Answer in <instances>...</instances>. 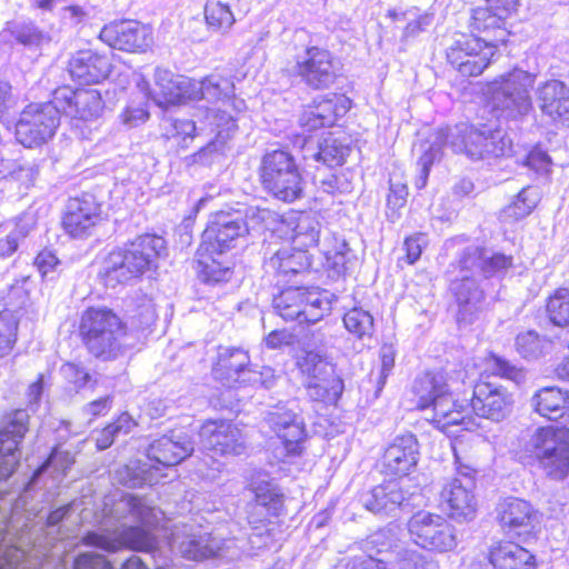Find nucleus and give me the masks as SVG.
I'll list each match as a JSON object with an SVG mask.
<instances>
[{"label":"nucleus","instance_id":"nucleus-1","mask_svg":"<svg viewBox=\"0 0 569 569\" xmlns=\"http://www.w3.org/2000/svg\"><path fill=\"white\" fill-rule=\"evenodd\" d=\"M163 519V512L131 495L114 493L103 501V508L96 515L97 531L83 537L88 546L114 552L122 548L151 552L156 569H170L167 549L159 545L153 528Z\"/></svg>","mask_w":569,"mask_h":569},{"label":"nucleus","instance_id":"nucleus-2","mask_svg":"<svg viewBox=\"0 0 569 569\" xmlns=\"http://www.w3.org/2000/svg\"><path fill=\"white\" fill-rule=\"evenodd\" d=\"M451 146L455 152L465 153L471 160H481L488 157H500L511 151V140L500 130H479L472 126L461 124L453 131L439 130L435 133L433 140L419 160L421 174L417 181L418 188H423L429 174V168L439 157L440 149L445 141Z\"/></svg>","mask_w":569,"mask_h":569},{"label":"nucleus","instance_id":"nucleus-3","mask_svg":"<svg viewBox=\"0 0 569 569\" xmlns=\"http://www.w3.org/2000/svg\"><path fill=\"white\" fill-rule=\"evenodd\" d=\"M413 393L417 408L439 430L449 433L451 427L463 426L470 430L475 426L468 417L470 402L456 399L447 373L438 371L420 376L415 381Z\"/></svg>","mask_w":569,"mask_h":569},{"label":"nucleus","instance_id":"nucleus-4","mask_svg":"<svg viewBox=\"0 0 569 569\" xmlns=\"http://www.w3.org/2000/svg\"><path fill=\"white\" fill-rule=\"evenodd\" d=\"M512 267V257L502 253L488 256L478 247L468 248L460 261L461 278L451 283V290L459 306L458 321L471 323L481 310L482 291L473 276L480 273L486 278L502 274Z\"/></svg>","mask_w":569,"mask_h":569},{"label":"nucleus","instance_id":"nucleus-5","mask_svg":"<svg viewBox=\"0 0 569 569\" xmlns=\"http://www.w3.org/2000/svg\"><path fill=\"white\" fill-rule=\"evenodd\" d=\"M161 237L143 234L124 248L110 252L103 261L100 274L108 286L124 283L149 270L164 252Z\"/></svg>","mask_w":569,"mask_h":569},{"label":"nucleus","instance_id":"nucleus-6","mask_svg":"<svg viewBox=\"0 0 569 569\" xmlns=\"http://www.w3.org/2000/svg\"><path fill=\"white\" fill-rule=\"evenodd\" d=\"M520 459L537 465L549 478L562 480L569 475V437L552 427H539L523 442Z\"/></svg>","mask_w":569,"mask_h":569},{"label":"nucleus","instance_id":"nucleus-7","mask_svg":"<svg viewBox=\"0 0 569 569\" xmlns=\"http://www.w3.org/2000/svg\"><path fill=\"white\" fill-rule=\"evenodd\" d=\"M535 81L533 73L515 68L488 83L487 93L499 117L518 119L528 114L532 108L530 91Z\"/></svg>","mask_w":569,"mask_h":569},{"label":"nucleus","instance_id":"nucleus-8","mask_svg":"<svg viewBox=\"0 0 569 569\" xmlns=\"http://www.w3.org/2000/svg\"><path fill=\"white\" fill-rule=\"evenodd\" d=\"M80 333L91 353L111 358L121 348L124 326L111 310L90 308L81 317Z\"/></svg>","mask_w":569,"mask_h":569},{"label":"nucleus","instance_id":"nucleus-9","mask_svg":"<svg viewBox=\"0 0 569 569\" xmlns=\"http://www.w3.org/2000/svg\"><path fill=\"white\" fill-rule=\"evenodd\" d=\"M333 295L319 288H287L273 300L274 309L287 321L316 323L329 315Z\"/></svg>","mask_w":569,"mask_h":569},{"label":"nucleus","instance_id":"nucleus-10","mask_svg":"<svg viewBox=\"0 0 569 569\" xmlns=\"http://www.w3.org/2000/svg\"><path fill=\"white\" fill-rule=\"evenodd\" d=\"M410 540L423 550L447 553L459 543L456 527L442 515L420 510L407 522Z\"/></svg>","mask_w":569,"mask_h":569},{"label":"nucleus","instance_id":"nucleus-11","mask_svg":"<svg viewBox=\"0 0 569 569\" xmlns=\"http://www.w3.org/2000/svg\"><path fill=\"white\" fill-rule=\"evenodd\" d=\"M261 180L269 192L286 202L295 201L302 191L298 168L292 157L282 150L272 151L263 157Z\"/></svg>","mask_w":569,"mask_h":569},{"label":"nucleus","instance_id":"nucleus-12","mask_svg":"<svg viewBox=\"0 0 569 569\" xmlns=\"http://www.w3.org/2000/svg\"><path fill=\"white\" fill-rule=\"evenodd\" d=\"M59 126V111L52 103H31L20 114L16 138L22 146L34 148L50 140Z\"/></svg>","mask_w":569,"mask_h":569},{"label":"nucleus","instance_id":"nucleus-13","mask_svg":"<svg viewBox=\"0 0 569 569\" xmlns=\"http://www.w3.org/2000/svg\"><path fill=\"white\" fill-rule=\"evenodd\" d=\"M154 103L161 108L183 104L196 100L197 80L184 76L174 74L169 70L158 68L154 72V87L149 88L147 81L138 84Z\"/></svg>","mask_w":569,"mask_h":569},{"label":"nucleus","instance_id":"nucleus-14","mask_svg":"<svg viewBox=\"0 0 569 569\" xmlns=\"http://www.w3.org/2000/svg\"><path fill=\"white\" fill-rule=\"evenodd\" d=\"M495 54L493 44H485L478 37L462 36L447 51L448 61L461 76L476 77L489 66Z\"/></svg>","mask_w":569,"mask_h":569},{"label":"nucleus","instance_id":"nucleus-15","mask_svg":"<svg viewBox=\"0 0 569 569\" xmlns=\"http://www.w3.org/2000/svg\"><path fill=\"white\" fill-rule=\"evenodd\" d=\"M250 231L249 224L239 212L214 213L202 233L200 246L224 253L236 246L238 239Z\"/></svg>","mask_w":569,"mask_h":569},{"label":"nucleus","instance_id":"nucleus-16","mask_svg":"<svg viewBox=\"0 0 569 569\" xmlns=\"http://www.w3.org/2000/svg\"><path fill=\"white\" fill-rule=\"evenodd\" d=\"M99 37L109 47L127 52H144L153 43L152 29L136 20L111 22Z\"/></svg>","mask_w":569,"mask_h":569},{"label":"nucleus","instance_id":"nucleus-17","mask_svg":"<svg viewBox=\"0 0 569 569\" xmlns=\"http://www.w3.org/2000/svg\"><path fill=\"white\" fill-rule=\"evenodd\" d=\"M204 450L221 456H240L247 451V440L242 430L226 420H209L199 432Z\"/></svg>","mask_w":569,"mask_h":569},{"label":"nucleus","instance_id":"nucleus-18","mask_svg":"<svg viewBox=\"0 0 569 569\" xmlns=\"http://www.w3.org/2000/svg\"><path fill=\"white\" fill-rule=\"evenodd\" d=\"M173 136L182 139L193 138L196 134L213 136L212 144H223L236 131L237 124L233 114L222 111H203L199 116L198 124L193 120H174L172 122Z\"/></svg>","mask_w":569,"mask_h":569},{"label":"nucleus","instance_id":"nucleus-19","mask_svg":"<svg viewBox=\"0 0 569 569\" xmlns=\"http://www.w3.org/2000/svg\"><path fill=\"white\" fill-rule=\"evenodd\" d=\"M475 489L476 479L471 472L458 473L443 485L440 497L451 517L466 521L475 518L478 507Z\"/></svg>","mask_w":569,"mask_h":569},{"label":"nucleus","instance_id":"nucleus-20","mask_svg":"<svg viewBox=\"0 0 569 569\" xmlns=\"http://www.w3.org/2000/svg\"><path fill=\"white\" fill-rule=\"evenodd\" d=\"M295 72L315 89L329 87L336 78L332 54L320 47H308L296 58Z\"/></svg>","mask_w":569,"mask_h":569},{"label":"nucleus","instance_id":"nucleus-21","mask_svg":"<svg viewBox=\"0 0 569 569\" xmlns=\"http://www.w3.org/2000/svg\"><path fill=\"white\" fill-rule=\"evenodd\" d=\"M515 399L505 387L489 382H480L475 386L470 408L478 417L495 422L502 421L512 411Z\"/></svg>","mask_w":569,"mask_h":569},{"label":"nucleus","instance_id":"nucleus-22","mask_svg":"<svg viewBox=\"0 0 569 569\" xmlns=\"http://www.w3.org/2000/svg\"><path fill=\"white\" fill-rule=\"evenodd\" d=\"M29 423L26 410L18 409L7 418L6 426L0 430V478H9L18 465V446L23 439Z\"/></svg>","mask_w":569,"mask_h":569},{"label":"nucleus","instance_id":"nucleus-23","mask_svg":"<svg viewBox=\"0 0 569 569\" xmlns=\"http://www.w3.org/2000/svg\"><path fill=\"white\" fill-rule=\"evenodd\" d=\"M100 206L92 197L70 199L63 217V228L72 238H87L101 221Z\"/></svg>","mask_w":569,"mask_h":569},{"label":"nucleus","instance_id":"nucleus-24","mask_svg":"<svg viewBox=\"0 0 569 569\" xmlns=\"http://www.w3.org/2000/svg\"><path fill=\"white\" fill-rule=\"evenodd\" d=\"M419 446L413 435H403L393 439L387 447L382 467L387 476H409L418 463Z\"/></svg>","mask_w":569,"mask_h":569},{"label":"nucleus","instance_id":"nucleus-25","mask_svg":"<svg viewBox=\"0 0 569 569\" xmlns=\"http://www.w3.org/2000/svg\"><path fill=\"white\" fill-rule=\"evenodd\" d=\"M350 100L345 96L332 94L328 98L315 100L300 117V126L306 131H313L323 127H331L339 117L350 109Z\"/></svg>","mask_w":569,"mask_h":569},{"label":"nucleus","instance_id":"nucleus-26","mask_svg":"<svg viewBox=\"0 0 569 569\" xmlns=\"http://www.w3.org/2000/svg\"><path fill=\"white\" fill-rule=\"evenodd\" d=\"M66 101L63 110L73 121L93 123L98 121L104 111V102L97 89L83 88L74 91L59 93Z\"/></svg>","mask_w":569,"mask_h":569},{"label":"nucleus","instance_id":"nucleus-27","mask_svg":"<svg viewBox=\"0 0 569 569\" xmlns=\"http://www.w3.org/2000/svg\"><path fill=\"white\" fill-rule=\"evenodd\" d=\"M320 228L321 224L317 216L301 212L279 220L274 231L281 237L288 238L293 247L308 252L309 248L319 242Z\"/></svg>","mask_w":569,"mask_h":569},{"label":"nucleus","instance_id":"nucleus-28","mask_svg":"<svg viewBox=\"0 0 569 569\" xmlns=\"http://www.w3.org/2000/svg\"><path fill=\"white\" fill-rule=\"evenodd\" d=\"M537 103L550 121L569 127V87L559 80H548L537 88Z\"/></svg>","mask_w":569,"mask_h":569},{"label":"nucleus","instance_id":"nucleus-29","mask_svg":"<svg viewBox=\"0 0 569 569\" xmlns=\"http://www.w3.org/2000/svg\"><path fill=\"white\" fill-rule=\"evenodd\" d=\"M267 420L270 428L281 439L288 455H299L301 443L306 438L303 420L286 407L270 411Z\"/></svg>","mask_w":569,"mask_h":569},{"label":"nucleus","instance_id":"nucleus-30","mask_svg":"<svg viewBox=\"0 0 569 569\" xmlns=\"http://www.w3.org/2000/svg\"><path fill=\"white\" fill-rule=\"evenodd\" d=\"M200 88L197 89L196 100L206 99L208 101H220L221 107L216 109H208L207 111H226L231 114L228 109L232 108L237 112L244 108V101L234 97L233 82L220 74H211L201 81H197Z\"/></svg>","mask_w":569,"mask_h":569},{"label":"nucleus","instance_id":"nucleus-31","mask_svg":"<svg viewBox=\"0 0 569 569\" xmlns=\"http://www.w3.org/2000/svg\"><path fill=\"white\" fill-rule=\"evenodd\" d=\"M169 549L177 548L182 557L202 560L218 556L220 548L211 536H196L188 526L176 527L168 541Z\"/></svg>","mask_w":569,"mask_h":569},{"label":"nucleus","instance_id":"nucleus-32","mask_svg":"<svg viewBox=\"0 0 569 569\" xmlns=\"http://www.w3.org/2000/svg\"><path fill=\"white\" fill-rule=\"evenodd\" d=\"M193 451L192 442L183 432H171L150 443L147 456L149 460L161 466H176Z\"/></svg>","mask_w":569,"mask_h":569},{"label":"nucleus","instance_id":"nucleus-33","mask_svg":"<svg viewBox=\"0 0 569 569\" xmlns=\"http://www.w3.org/2000/svg\"><path fill=\"white\" fill-rule=\"evenodd\" d=\"M537 512L526 500L509 497L499 502L497 507V520L503 530L520 532L533 527Z\"/></svg>","mask_w":569,"mask_h":569},{"label":"nucleus","instance_id":"nucleus-34","mask_svg":"<svg viewBox=\"0 0 569 569\" xmlns=\"http://www.w3.org/2000/svg\"><path fill=\"white\" fill-rule=\"evenodd\" d=\"M69 72L81 82L98 83L109 76L110 62L107 57L92 50H80L71 57Z\"/></svg>","mask_w":569,"mask_h":569},{"label":"nucleus","instance_id":"nucleus-35","mask_svg":"<svg viewBox=\"0 0 569 569\" xmlns=\"http://www.w3.org/2000/svg\"><path fill=\"white\" fill-rule=\"evenodd\" d=\"M311 266L308 252L293 246H287L276 251L266 262L268 273L286 280L288 277L302 273Z\"/></svg>","mask_w":569,"mask_h":569},{"label":"nucleus","instance_id":"nucleus-36","mask_svg":"<svg viewBox=\"0 0 569 569\" xmlns=\"http://www.w3.org/2000/svg\"><path fill=\"white\" fill-rule=\"evenodd\" d=\"M250 363L247 351L240 348L220 347L213 367L214 377L227 386L237 383Z\"/></svg>","mask_w":569,"mask_h":569},{"label":"nucleus","instance_id":"nucleus-37","mask_svg":"<svg viewBox=\"0 0 569 569\" xmlns=\"http://www.w3.org/2000/svg\"><path fill=\"white\" fill-rule=\"evenodd\" d=\"M535 412L549 420H557L569 413V393L558 387H545L531 397Z\"/></svg>","mask_w":569,"mask_h":569},{"label":"nucleus","instance_id":"nucleus-38","mask_svg":"<svg viewBox=\"0 0 569 569\" xmlns=\"http://www.w3.org/2000/svg\"><path fill=\"white\" fill-rule=\"evenodd\" d=\"M196 257L197 271L202 281L219 283L231 278L232 270L226 260L224 253L206 246H199Z\"/></svg>","mask_w":569,"mask_h":569},{"label":"nucleus","instance_id":"nucleus-39","mask_svg":"<svg viewBox=\"0 0 569 569\" xmlns=\"http://www.w3.org/2000/svg\"><path fill=\"white\" fill-rule=\"evenodd\" d=\"M407 499L397 482H386L362 496L365 508L373 513L388 515Z\"/></svg>","mask_w":569,"mask_h":569},{"label":"nucleus","instance_id":"nucleus-40","mask_svg":"<svg viewBox=\"0 0 569 569\" xmlns=\"http://www.w3.org/2000/svg\"><path fill=\"white\" fill-rule=\"evenodd\" d=\"M388 16L395 24V30L401 32V42H408L410 39L416 38L432 22V16L430 13L416 7L405 11H390Z\"/></svg>","mask_w":569,"mask_h":569},{"label":"nucleus","instance_id":"nucleus-41","mask_svg":"<svg viewBox=\"0 0 569 569\" xmlns=\"http://www.w3.org/2000/svg\"><path fill=\"white\" fill-rule=\"evenodd\" d=\"M321 251L326 259L325 267L331 272V277H340L347 272L352 262V254L343 239L336 234L326 237L321 244Z\"/></svg>","mask_w":569,"mask_h":569},{"label":"nucleus","instance_id":"nucleus-42","mask_svg":"<svg viewBox=\"0 0 569 569\" xmlns=\"http://www.w3.org/2000/svg\"><path fill=\"white\" fill-rule=\"evenodd\" d=\"M506 16H500L496 10L491 9L488 4L486 8H477L472 14V26L473 29L480 32H489L493 31L495 34L492 38H481L485 44L492 43L493 50L498 47L499 43H506L507 37L509 32L503 27Z\"/></svg>","mask_w":569,"mask_h":569},{"label":"nucleus","instance_id":"nucleus-43","mask_svg":"<svg viewBox=\"0 0 569 569\" xmlns=\"http://www.w3.org/2000/svg\"><path fill=\"white\" fill-rule=\"evenodd\" d=\"M307 393L313 401L335 403L343 390L342 380L336 375L335 369L323 373L319 378L305 382Z\"/></svg>","mask_w":569,"mask_h":569},{"label":"nucleus","instance_id":"nucleus-44","mask_svg":"<svg viewBox=\"0 0 569 569\" xmlns=\"http://www.w3.org/2000/svg\"><path fill=\"white\" fill-rule=\"evenodd\" d=\"M204 21L212 32L227 34L236 23L230 6L221 0H208L203 8Z\"/></svg>","mask_w":569,"mask_h":569},{"label":"nucleus","instance_id":"nucleus-45","mask_svg":"<svg viewBox=\"0 0 569 569\" xmlns=\"http://www.w3.org/2000/svg\"><path fill=\"white\" fill-rule=\"evenodd\" d=\"M296 366L303 377V381H310L319 378L333 366L327 360V357L319 351L301 350L296 357Z\"/></svg>","mask_w":569,"mask_h":569},{"label":"nucleus","instance_id":"nucleus-46","mask_svg":"<svg viewBox=\"0 0 569 569\" xmlns=\"http://www.w3.org/2000/svg\"><path fill=\"white\" fill-rule=\"evenodd\" d=\"M11 33L20 44L29 49H42L52 40L49 32L41 30L33 23L16 26Z\"/></svg>","mask_w":569,"mask_h":569},{"label":"nucleus","instance_id":"nucleus-47","mask_svg":"<svg viewBox=\"0 0 569 569\" xmlns=\"http://www.w3.org/2000/svg\"><path fill=\"white\" fill-rule=\"evenodd\" d=\"M349 147L336 138L329 137L320 144L316 154L318 161H322L328 167L341 166L349 154Z\"/></svg>","mask_w":569,"mask_h":569},{"label":"nucleus","instance_id":"nucleus-48","mask_svg":"<svg viewBox=\"0 0 569 569\" xmlns=\"http://www.w3.org/2000/svg\"><path fill=\"white\" fill-rule=\"evenodd\" d=\"M346 329L358 338L370 336L373 331V318L362 308H352L343 317Z\"/></svg>","mask_w":569,"mask_h":569},{"label":"nucleus","instance_id":"nucleus-49","mask_svg":"<svg viewBox=\"0 0 569 569\" xmlns=\"http://www.w3.org/2000/svg\"><path fill=\"white\" fill-rule=\"evenodd\" d=\"M547 312L550 321L559 327L569 326V290L559 289L549 298Z\"/></svg>","mask_w":569,"mask_h":569},{"label":"nucleus","instance_id":"nucleus-50","mask_svg":"<svg viewBox=\"0 0 569 569\" xmlns=\"http://www.w3.org/2000/svg\"><path fill=\"white\" fill-rule=\"evenodd\" d=\"M18 321L9 312L0 313V359L10 355L17 340Z\"/></svg>","mask_w":569,"mask_h":569},{"label":"nucleus","instance_id":"nucleus-51","mask_svg":"<svg viewBox=\"0 0 569 569\" xmlns=\"http://www.w3.org/2000/svg\"><path fill=\"white\" fill-rule=\"evenodd\" d=\"M537 193L530 188L522 189L511 204L505 209V214L516 220L527 217L537 204Z\"/></svg>","mask_w":569,"mask_h":569},{"label":"nucleus","instance_id":"nucleus-52","mask_svg":"<svg viewBox=\"0 0 569 569\" xmlns=\"http://www.w3.org/2000/svg\"><path fill=\"white\" fill-rule=\"evenodd\" d=\"M30 229L27 224L19 222L16 228L6 237L0 239V260L11 257L18 249L19 243L28 236Z\"/></svg>","mask_w":569,"mask_h":569},{"label":"nucleus","instance_id":"nucleus-53","mask_svg":"<svg viewBox=\"0 0 569 569\" xmlns=\"http://www.w3.org/2000/svg\"><path fill=\"white\" fill-rule=\"evenodd\" d=\"M244 221L249 224L250 230L259 228H271V224L279 222L277 216L269 209L249 208L246 212Z\"/></svg>","mask_w":569,"mask_h":569},{"label":"nucleus","instance_id":"nucleus-54","mask_svg":"<svg viewBox=\"0 0 569 569\" xmlns=\"http://www.w3.org/2000/svg\"><path fill=\"white\" fill-rule=\"evenodd\" d=\"M60 372L77 391L83 389L91 381L90 375L83 368L71 362L64 363Z\"/></svg>","mask_w":569,"mask_h":569},{"label":"nucleus","instance_id":"nucleus-55","mask_svg":"<svg viewBox=\"0 0 569 569\" xmlns=\"http://www.w3.org/2000/svg\"><path fill=\"white\" fill-rule=\"evenodd\" d=\"M320 188L330 194L347 193L351 191V183L345 174H330L320 180Z\"/></svg>","mask_w":569,"mask_h":569},{"label":"nucleus","instance_id":"nucleus-56","mask_svg":"<svg viewBox=\"0 0 569 569\" xmlns=\"http://www.w3.org/2000/svg\"><path fill=\"white\" fill-rule=\"evenodd\" d=\"M60 261L56 253L51 250H42L34 258V266L41 277L46 278L53 273L59 266Z\"/></svg>","mask_w":569,"mask_h":569},{"label":"nucleus","instance_id":"nucleus-57","mask_svg":"<svg viewBox=\"0 0 569 569\" xmlns=\"http://www.w3.org/2000/svg\"><path fill=\"white\" fill-rule=\"evenodd\" d=\"M493 370L498 376L512 380L516 383H521L525 380V373L521 369L498 357L493 358Z\"/></svg>","mask_w":569,"mask_h":569},{"label":"nucleus","instance_id":"nucleus-58","mask_svg":"<svg viewBox=\"0 0 569 569\" xmlns=\"http://www.w3.org/2000/svg\"><path fill=\"white\" fill-rule=\"evenodd\" d=\"M516 346L523 357H533L540 347L539 337L532 331L520 333L517 337Z\"/></svg>","mask_w":569,"mask_h":569},{"label":"nucleus","instance_id":"nucleus-59","mask_svg":"<svg viewBox=\"0 0 569 569\" xmlns=\"http://www.w3.org/2000/svg\"><path fill=\"white\" fill-rule=\"evenodd\" d=\"M427 242V236L425 233H416L405 240L407 260L409 263H415L420 258Z\"/></svg>","mask_w":569,"mask_h":569},{"label":"nucleus","instance_id":"nucleus-60","mask_svg":"<svg viewBox=\"0 0 569 569\" xmlns=\"http://www.w3.org/2000/svg\"><path fill=\"white\" fill-rule=\"evenodd\" d=\"M74 569H112V567L103 556L82 553L77 558Z\"/></svg>","mask_w":569,"mask_h":569},{"label":"nucleus","instance_id":"nucleus-61","mask_svg":"<svg viewBox=\"0 0 569 569\" xmlns=\"http://www.w3.org/2000/svg\"><path fill=\"white\" fill-rule=\"evenodd\" d=\"M74 462L73 456L68 451L54 449L42 469L53 468L59 472H66Z\"/></svg>","mask_w":569,"mask_h":569},{"label":"nucleus","instance_id":"nucleus-62","mask_svg":"<svg viewBox=\"0 0 569 569\" xmlns=\"http://www.w3.org/2000/svg\"><path fill=\"white\" fill-rule=\"evenodd\" d=\"M402 569H436V563L418 551H406Z\"/></svg>","mask_w":569,"mask_h":569},{"label":"nucleus","instance_id":"nucleus-63","mask_svg":"<svg viewBox=\"0 0 569 569\" xmlns=\"http://www.w3.org/2000/svg\"><path fill=\"white\" fill-rule=\"evenodd\" d=\"M407 187L402 183L391 184L390 193L387 198V204L389 209L397 210L402 208L407 201Z\"/></svg>","mask_w":569,"mask_h":569},{"label":"nucleus","instance_id":"nucleus-64","mask_svg":"<svg viewBox=\"0 0 569 569\" xmlns=\"http://www.w3.org/2000/svg\"><path fill=\"white\" fill-rule=\"evenodd\" d=\"M37 174L38 167L34 163L24 160L22 166L16 171L12 179L28 188L34 181Z\"/></svg>","mask_w":569,"mask_h":569}]
</instances>
